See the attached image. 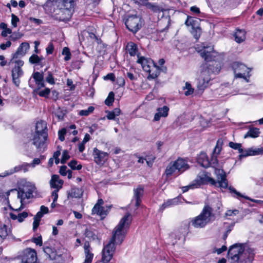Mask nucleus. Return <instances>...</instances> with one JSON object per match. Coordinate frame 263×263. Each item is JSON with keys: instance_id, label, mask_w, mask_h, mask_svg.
Returning <instances> with one entry per match:
<instances>
[{"instance_id": "nucleus-1", "label": "nucleus", "mask_w": 263, "mask_h": 263, "mask_svg": "<svg viewBox=\"0 0 263 263\" xmlns=\"http://www.w3.org/2000/svg\"><path fill=\"white\" fill-rule=\"evenodd\" d=\"M214 174L216 176V180L210 177L208 173L204 171L200 172L194 180L195 184L197 187H198L201 184L210 183L216 187H219L221 190L228 188V180L225 172L222 169L216 168Z\"/></svg>"}, {"instance_id": "nucleus-2", "label": "nucleus", "mask_w": 263, "mask_h": 263, "mask_svg": "<svg viewBox=\"0 0 263 263\" xmlns=\"http://www.w3.org/2000/svg\"><path fill=\"white\" fill-rule=\"evenodd\" d=\"M54 7L53 16L60 21L69 20L73 12L74 0H49Z\"/></svg>"}, {"instance_id": "nucleus-3", "label": "nucleus", "mask_w": 263, "mask_h": 263, "mask_svg": "<svg viewBox=\"0 0 263 263\" xmlns=\"http://www.w3.org/2000/svg\"><path fill=\"white\" fill-rule=\"evenodd\" d=\"M132 219L131 215L127 213L114 229L112 237L109 241L115 243L116 245H120L126 236Z\"/></svg>"}, {"instance_id": "nucleus-4", "label": "nucleus", "mask_w": 263, "mask_h": 263, "mask_svg": "<svg viewBox=\"0 0 263 263\" xmlns=\"http://www.w3.org/2000/svg\"><path fill=\"white\" fill-rule=\"evenodd\" d=\"M216 217L213 209L210 205L206 204L201 213L191 220V224L195 228H204L215 220Z\"/></svg>"}, {"instance_id": "nucleus-5", "label": "nucleus", "mask_w": 263, "mask_h": 263, "mask_svg": "<svg viewBox=\"0 0 263 263\" xmlns=\"http://www.w3.org/2000/svg\"><path fill=\"white\" fill-rule=\"evenodd\" d=\"M254 250L247 245L242 243H236L232 246L229 250L228 255L233 263H236L242 254H248Z\"/></svg>"}, {"instance_id": "nucleus-6", "label": "nucleus", "mask_w": 263, "mask_h": 263, "mask_svg": "<svg viewBox=\"0 0 263 263\" xmlns=\"http://www.w3.org/2000/svg\"><path fill=\"white\" fill-rule=\"evenodd\" d=\"M14 64V67L11 70L12 81L13 84L17 87L20 86L21 83V78L24 74V71L22 69V67L24 65L23 61H14L10 60L8 65Z\"/></svg>"}, {"instance_id": "nucleus-7", "label": "nucleus", "mask_w": 263, "mask_h": 263, "mask_svg": "<svg viewBox=\"0 0 263 263\" xmlns=\"http://www.w3.org/2000/svg\"><path fill=\"white\" fill-rule=\"evenodd\" d=\"M234 69L235 77L236 78H242L247 82H249L251 69L246 65L238 62H235L232 65Z\"/></svg>"}, {"instance_id": "nucleus-8", "label": "nucleus", "mask_w": 263, "mask_h": 263, "mask_svg": "<svg viewBox=\"0 0 263 263\" xmlns=\"http://www.w3.org/2000/svg\"><path fill=\"white\" fill-rule=\"evenodd\" d=\"M211 80L210 69L204 66L201 67V71L198 78L197 87L199 89L203 90L208 86Z\"/></svg>"}, {"instance_id": "nucleus-9", "label": "nucleus", "mask_w": 263, "mask_h": 263, "mask_svg": "<svg viewBox=\"0 0 263 263\" xmlns=\"http://www.w3.org/2000/svg\"><path fill=\"white\" fill-rule=\"evenodd\" d=\"M35 189L34 185L30 183H26L17 190V198L20 199L21 202H23L26 198L29 199L32 196V193Z\"/></svg>"}, {"instance_id": "nucleus-10", "label": "nucleus", "mask_w": 263, "mask_h": 263, "mask_svg": "<svg viewBox=\"0 0 263 263\" xmlns=\"http://www.w3.org/2000/svg\"><path fill=\"white\" fill-rule=\"evenodd\" d=\"M125 25L129 31L136 33L142 27V21L138 16H129L126 20Z\"/></svg>"}, {"instance_id": "nucleus-11", "label": "nucleus", "mask_w": 263, "mask_h": 263, "mask_svg": "<svg viewBox=\"0 0 263 263\" xmlns=\"http://www.w3.org/2000/svg\"><path fill=\"white\" fill-rule=\"evenodd\" d=\"M48 137V134L44 133L42 135L34 134L31 139L32 144L35 146L39 152H43L46 149V145L45 141Z\"/></svg>"}, {"instance_id": "nucleus-12", "label": "nucleus", "mask_w": 263, "mask_h": 263, "mask_svg": "<svg viewBox=\"0 0 263 263\" xmlns=\"http://www.w3.org/2000/svg\"><path fill=\"white\" fill-rule=\"evenodd\" d=\"M116 250L115 243L108 242L105 246L102 252L101 261L103 263H108L111 259Z\"/></svg>"}, {"instance_id": "nucleus-13", "label": "nucleus", "mask_w": 263, "mask_h": 263, "mask_svg": "<svg viewBox=\"0 0 263 263\" xmlns=\"http://www.w3.org/2000/svg\"><path fill=\"white\" fill-rule=\"evenodd\" d=\"M196 50L199 52L201 57L205 61H210L213 60V46L204 44L200 46L199 45L196 48Z\"/></svg>"}, {"instance_id": "nucleus-14", "label": "nucleus", "mask_w": 263, "mask_h": 263, "mask_svg": "<svg viewBox=\"0 0 263 263\" xmlns=\"http://www.w3.org/2000/svg\"><path fill=\"white\" fill-rule=\"evenodd\" d=\"M20 257L22 263H35L37 259L35 251L30 248L23 250Z\"/></svg>"}, {"instance_id": "nucleus-15", "label": "nucleus", "mask_w": 263, "mask_h": 263, "mask_svg": "<svg viewBox=\"0 0 263 263\" xmlns=\"http://www.w3.org/2000/svg\"><path fill=\"white\" fill-rule=\"evenodd\" d=\"M92 155L94 161L98 165L103 164L107 160L108 156L107 153L101 151L96 147L93 148Z\"/></svg>"}, {"instance_id": "nucleus-16", "label": "nucleus", "mask_w": 263, "mask_h": 263, "mask_svg": "<svg viewBox=\"0 0 263 263\" xmlns=\"http://www.w3.org/2000/svg\"><path fill=\"white\" fill-rule=\"evenodd\" d=\"M29 48V44L26 42L22 43L18 47L16 51L13 54L12 58L11 60L14 61H22L18 59L20 57L24 56Z\"/></svg>"}, {"instance_id": "nucleus-17", "label": "nucleus", "mask_w": 263, "mask_h": 263, "mask_svg": "<svg viewBox=\"0 0 263 263\" xmlns=\"http://www.w3.org/2000/svg\"><path fill=\"white\" fill-rule=\"evenodd\" d=\"M137 56L138 57L137 62L141 65L143 69L146 72L150 71V68L154 64L153 61L144 57H139V55H137Z\"/></svg>"}, {"instance_id": "nucleus-18", "label": "nucleus", "mask_w": 263, "mask_h": 263, "mask_svg": "<svg viewBox=\"0 0 263 263\" xmlns=\"http://www.w3.org/2000/svg\"><path fill=\"white\" fill-rule=\"evenodd\" d=\"M143 187L139 185L136 188L134 189V196L133 200H136V206L138 208L141 202V198L143 195Z\"/></svg>"}, {"instance_id": "nucleus-19", "label": "nucleus", "mask_w": 263, "mask_h": 263, "mask_svg": "<svg viewBox=\"0 0 263 263\" xmlns=\"http://www.w3.org/2000/svg\"><path fill=\"white\" fill-rule=\"evenodd\" d=\"M28 167H29V163H24L21 165H18L15 166L14 168H11L9 171H6L5 172L4 176L10 175L14 173L18 172L22 170H23L24 172H26L28 171Z\"/></svg>"}, {"instance_id": "nucleus-20", "label": "nucleus", "mask_w": 263, "mask_h": 263, "mask_svg": "<svg viewBox=\"0 0 263 263\" xmlns=\"http://www.w3.org/2000/svg\"><path fill=\"white\" fill-rule=\"evenodd\" d=\"M84 249L85 258L83 263H92L93 254L90 251V247L88 242L86 241L85 242Z\"/></svg>"}, {"instance_id": "nucleus-21", "label": "nucleus", "mask_w": 263, "mask_h": 263, "mask_svg": "<svg viewBox=\"0 0 263 263\" xmlns=\"http://www.w3.org/2000/svg\"><path fill=\"white\" fill-rule=\"evenodd\" d=\"M174 163L177 167V172L180 173L183 172L189 168L186 161L183 159H178Z\"/></svg>"}, {"instance_id": "nucleus-22", "label": "nucleus", "mask_w": 263, "mask_h": 263, "mask_svg": "<svg viewBox=\"0 0 263 263\" xmlns=\"http://www.w3.org/2000/svg\"><path fill=\"white\" fill-rule=\"evenodd\" d=\"M63 183V180L59 179L58 175H53L52 176L50 181L51 187L54 188L55 190H59L62 188Z\"/></svg>"}, {"instance_id": "nucleus-23", "label": "nucleus", "mask_w": 263, "mask_h": 263, "mask_svg": "<svg viewBox=\"0 0 263 263\" xmlns=\"http://www.w3.org/2000/svg\"><path fill=\"white\" fill-rule=\"evenodd\" d=\"M157 112L155 115L154 120V121H159L161 117H166L168 115V111L169 108L166 106H164L162 107H159L157 109Z\"/></svg>"}, {"instance_id": "nucleus-24", "label": "nucleus", "mask_w": 263, "mask_h": 263, "mask_svg": "<svg viewBox=\"0 0 263 263\" xmlns=\"http://www.w3.org/2000/svg\"><path fill=\"white\" fill-rule=\"evenodd\" d=\"M47 123L45 121L41 120L37 122L35 126V132L37 134L42 135L44 133H47Z\"/></svg>"}, {"instance_id": "nucleus-25", "label": "nucleus", "mask_w": 263, "mask_h": 263, "mask_svg": "<svg viewBox=\"0 0 263 263\" xmlns=\"http://www.w3.org/2000/svg\"><path fill=\"white\" fill-rule=\"evenodd\" d=\"M254 251L246 255V254H242L236 263H252L254 259Z\"/></svg>"}, {"instance_id": "nucleus-26", "label": "nucleus", "mask_w": 263, "mask_h": 263, "mask_svg": "<svg viewBox=\"0 0 263 263\" xmlns=\"http://www.w3.org/2000/svg\"><path fill=\"white\" fill-rule=\"evenodd\" d=\"M197 162L202 166L207 168L210 166V160L205 153H201L199 155Z\"/></svg>"}, {"instance_id": "nucleus-27", "label": "nucleus", "mask_w": 263, "mask_h": 263, "mask_svg": "<svg viewBox=\"0 0 263 263\" xmlns=\"http://www.w3.org/2000/svg\"><path fill=\"white\" fill-rule=\"evenodd\" d=\"M180 203V199L179 197L174 198L173 199H168L165 201L160 206V210L163 211L165 209L171 207L173 205H177Z\"/></svg>"}, {"instance_id": "nucleus-28", "label": "nucleus", "mask_w": 263, "mask_h": 263, "mask_svg": "<svg viewBox=\"0 0 263 263\" xmlns=\"http://www.w3.org/2000/svg\"><path fill=\"white\" fill-rule=\"evenodd\" d=\"M33 78L34 79L35 83L38 85L39 88L44 87V76L43 73L39 72H35L32 75Z\"/></svg>"}, {"instance_id": "nucleus-29", "label": "nucleus", "mask_w": 263, "mask_h": 263, "mask_svg": "<svg viewBox=\"0 0 263 263\" xmlns=\"http://www.w3.org/2000/svg\"><path fill=\"white\" fill-rule=\"evenodd\" d=\"M235 41L238 43L245 41L246 40V32L243 30L237 29L235 33Z\"/></svg>"}, {"instance_id": "nucleus-30", "label": "nucleus", "mask_w": 263, "mask_h": 263, "mask_svg": "<svg viewBox=\"0 0 263 263\" xmlns=\"http://www.w3.org/2000/svg\"><path fill=\"white\" fill-rule=\"evenodd\" d=\"M147 72L149 73V76L147 77L148 79H155L160 74L159 67L154 64V65L150 68V71H148Z\"/></svg>"}, {"instance_id": "nucleus-31", "label": "nucleus", "mask_w": 263, "mask_h": 263, "mask_svg": "<svg viewBox=\"0 0 263 263\" xmlns=\"http://www.w3.org/2000/svg\"><path fill=\"white\" fill-rule=\"evenodd\" d=\"M83 195L81 189L73 187L68 193V197L71 198H80Z\"/></svg>"}, {"instance_id": "nucleus-32", "label": "nucleus", "mask_w": 263, "mask_h": 263, "mask_svg": "<svg viewBox=\"0 0 263 263\" xmlns=\"http://www.w3.org/2000/svg\"><path fill=\"white\" fill-rule=\"evenodd\" d=\"M126 49L131 56H134L136 55L138 52L137 45L133 42H130L127 44Z\"/></svg>"}, {"instance_id": "nucleus-33", "label": "nucleus", "mask_w": 263, "mask_h": 263, "mask_svg": "<svg viewBox=\"0 0 263 263\" xmlns=\"http://www.w3.org/2000/svg\"><path fill=\"white\" fill-rule=\"evenodd\" d=\"M44 214L40 211L38 212L33 218V230L35 231L40 224L41 218L43 216Z\"/></svg>"}, {"instance_id": "nucleus-34", "label": "nucleus", "mask_w": 263, "mask_h": 263, "mask_svg": "<svg viewBox=\"0 0 263 263\" xmlns=\"http://www.w3.org/2000/svg\"><path fill=\"white\" fill-rule=\"evenodd\" d=\"M259 129L257 128H251L247 133L245 135L244 138H247L248 137L256 138L258 137L259 134Z\"/></svg>"}, {"instance_id": "nucleus-35", "label": "nucleus", "mask_w": 263, "mask_h": 263, "mask_svg": "<svg viewBox=\"0 0 263 263\" xmlns=\"http://www.w3.org/2000/svg\"><path fill=\"white\" fill-rule=\"evenodd\" d=\"M120 112L121 110L118 108L114 109L112 111H106V113L107 114L106 118L108 120H115V117L119 116Z\"/></svg>"}, {"instance_id": "nucleus-36", "label": "nucleus", "mask_w": 263, "mask_h": 263, "mask_svg": "<svg viewBox=\"0 0 263 263\" xmlns=\"http://www.w3.org/2000/svg\"><path fill=\"white\" fill-rule=\"evenodd\" d=\"M185 24L187 26H191L193 29L196 28V27H199L198 26V21L191 16H187Z\"/></svg>"}, {"instance_id": "nucleus-37", "label": "nucleus", "mask_w": 263, "mask_h": 263, "mask_svg": "<svg viewBox=\"0 0 263 263\" xmlns=\"http://www.w3.org/2000/svg\"><path fill=\"white\" fill-rule=\"evenodd\" d=\"M223 144V141L222 139H218L216 143V145L215 146L214 149L213 151L212 155L218 156L222 149V145Z\"/></svg>"}, {"instance_id": "nucleus-38", "label": "nucleus", "mask_w": 263, "mask_h": 263, "mask_svg": "<svg viewBox=\"0 0 263 263\" xmlns=\"http://www.w3.org/2000/svg\"><path fill=\"white\" fill-rule=\"evenodd\" d=\"M11 234V231L10 229H8L6 225L4 224L0 228V237L4 239Z\"/></svg>"}, {"instance_id": "nucleus-39", "label": "nucleus", "mask_w": 263, "mask_h": 263, "mask_svg": "<svg viewBox=\"0 0 263 263\" xmlns=\"http://www.w3.org/2000/svg\"><path fill=\"white\" fill-rule=\"evenodd\" d=\"M229 190L231 192H233L234 193H235V194H236L237 196H240V197H243V198H245V199H248V200H251V201H253L254 202H255V203H263V201H261V200H255V199H252L251 198H250L249 197H247V196H243L242 195H241L239 192H237L234 188H233V187H231V186H230L229 187Z\"/></svg>"}, {"instance_id": "nucleus-40", "label": "nucleus", "mask_w": 263, "mask_h": 263, "mask_svg": "<svg viewBox=\"0 0 263 263\" xmlns=\"http://www.w3.org/2000/svg\"><path fill=\"white\" fill-rule=\"evenodd\" d=\"M176 171H177V169L174 163H170L166 167L165 173L167 176H169L175 173Z\"/></svg>"}, {"instance_id": "nucleus-41", "label": "nucleus", "mask_w": 263, "mask_h": 263, "mask_svg": "<svg viewBox=\"0 0 263 263\" xmlns=\"http://www.w3.org/2000/svg\"><path fill=\"white\" fill-rule=\"evenodd\" d=\"M146 7L154 13H160L162 11V8L159 6L151 3H147Z\"/></svg>"}, {"instance_id": "nucleus-42", "label": "nucleus", "mask_w": 263, "mask_h": 263, "mask_svg": "<svg viewBox=\"0 0 263 263\" xmlns=\"http://www.w3.org/2000/svg\"><path fill=\"white\" fill-rule=\"evenodd\" d=\"M92 214H97V215L101 216H104L107 214L106 212L104 210V208L102 206L97 208L96 210H94V208H93L92 209Z\"/></svg>"}, {"instance_id": "nucleus-43", "label": "nucleus", "mask_w": 263, "mask_h": 263, "mask_svg": "<svg viewBox=\"0 0 263 263\" xmlns=\"http://www.w3.org/2000/svg\"><path fill=\"white\" fill-rule=\"evenodd\" d=\"M45 159V156L44 155H41L39 158H34L31 163H29V166L34 168L36 165H39L41 163V161Z\"/></svg>"}, {"instance_id": "nucleus-44", "label": "nucleus", "mask_w": 263, "mask_h": 263, "mask_svg": "<svg viewBox=\"0 0 263 263\" xmlns=\"http://www.w3.org/2000/svg\"><path fill=\"white\" fill-rule=\"evenodd\" d=\"M249 152L251 156H256L263 154V147L260 148H250Z\"/></svg>"}, {"instance_id": "nucleus-45", "label": "nucleus", "mask_w": 263, "mask_h": 263, "mask_svg": "<svg viewBox=\"0 0 263 263\" xmlns=\"http://www.w3.org/2000/svg\"><path fill=\"white\" fill-rule=\"evenodd\" d=\"M217 157L218 156L212 155L211 160H210V166L214 167L215 170L218 168V167L219 166Z\"/></svg>"}, {"instance_id": "nucleus-46", "label": "nucleus", "mask_w": 263, "mask_h": 263, "mask_svg": "<svg viewBox=\"0 0 263 263\" xmlns=\"http://www.w3.org/2000/svg\"><path fill=\"white\" fill-rule=\"evenodd\" d=\"M85 235L86 237L92 240L98 239V237L95 233L87 229L85 231Z\"/></svg>"}, {"instance_id": "nucleus-47", "label": "nucleus", "mask_w": 263, "mask_h": 263, "mask_svg": "<svg viewBox=\"0 0 263 263\" xmlns=\"http://www.w3.org/2000/svg\"><path fill=\"white\" fill-rule=\"evenodd\" d=\"M43 59L42 58H40L36 54H32L29 59V61L31 64H39Z\"/></svg>"}, {"instance_id": "nucleus-48", "label": "nucleus", "mask_w": 263, "mask_h": 263, "mask_svg": "<svg viewBox=\"0 0 263 263\" xmlns=\"http://www.w3.org/2000/svg\"><path fill=\"white\" fill-rule=\"evenodd\" d=\"M114 101V93L112 91L109 93L107 98L105 100V103L107 106H110L112 105Z\"/></svg>"}, {"instance_id": "nucleus-49", "label": "nucleus", "mask_w": 263, "mask_h": 263, "mask_svg": "<svg viewBox=\"0 0 263 263\" xmlns=\"http://www.w3.org/2000/svg\"><path fill=\"white\" fill-rule=\"evenodd\" d=\"M94 107L89 106L87 109L81 110L79 112V115L82 116H88L90 113L92 112L94 110Z\"/></svg>"}, {"instance_id": "nucleus-50", "label": "nucleus", "mask_w": 263, "mask_h": 263, "mask_svg": "<svg viewBox=\"0 0 263 263\" xmlns=\"http://www.w3.org/2000/svg\"><path fill=\"white\" fill-rule=\"evenodd\" d=\"M184 89H186V91L184 92V94L185 96H189L191 94H192L194 92V89L192 87L191 85L188 82H186L185 83V87H184Z\"/></svg>"}, {"instance_id": "nucleus-51", "label": "nucleus", "mask_w": 263, "mask_h": 263, "mask_svg": "<svg viewBox=\"0 0 263 263\" xmlns=\"http://www.w3.org/2000/svg\"><path fill=\"white\" fill-rule=\"evenodd\" d=\"M62 54L65 55L64 60L67 61L71 58V53L68 47H64L62 50Z\"/></svg>"}, {"instance_id": "nucleus-52", "label": "nucleus", "mask_w": 263, "mask_h": 263, "mask_svg": "<svg viewBox=\"0 0 263 263\" xmlns=\"http://www.w3.org/2000/svg\"><path fill=\"white\" fill-rule=\"evenodd\" d=\"M77 163L76 160H72L68 163V165L72 170H80L82 168V166L80 164L77 165Z\"/></svg>"}, {"instance_id": "nucleus-53", "label": "nucleus", "mask_w": 263, "mask_h": 263, "mask_svg": "<svg viewBox=\"0 0 263 263\" xmlns=\"http://www.w3.org/2000/svg\"><path fill=\"white\" fill-rule=\"evenodd\" d=\"M229 145L230 147L234 149H238L239 152H241L242 151L241 144L240 143L230 142L229 143Z\"/></svg>"}, {"instance_id": "nucleus-54", "label": "nucleus", "mask_w": 263, "mask_h": 263, "mask_svg": "<svg viewBox=\"0 0 263 263\" xmlns=\"http://www.w3.org/2000/svg\"><path fill=\"white\" fill-rule=\"evenodd\" d=\"M70 156L68 154V151L66 150L64 151L62 153L61 163L62 164L65 163L67 160H68Z\"/></svg>"}, {"instance_id": "nucleus-55", "label": "nucleus", "mask_w": 263, "mask_h": 263, "mask_svg": "<svg viewBox=\"0 0 263 263\" xmlns=\"http://www.w3.org/2000/svg\"><path fill=\"white\" fill-rule=\"evenodd\" d=\"M239 213V211L238 210L235 209L233 210H228L225 213V217L228 216H236Z\"/></svg>"}, {"instance_id": "nucleus-56", "label": "nucleus", "mask_w": 263, "mask_h": 263, "mask_svg": "<svg viewBox=\"0 0 263 263\" xmlns=\"http://www.w3.org/2000/svg\"><path fill=\"white\" fill-rule=\"evenodd\" d=\"M193 31L192 32L194 36L196 39H198L201 34V28L200 27H196L194 29H193Z\"/></svg>"}, {"instance_id": "nucleus-57", "label": "nucleus", "mask_w": 263, "mask_h": 263, "mask_svg": "<svg viewBox=\"0 0 263 263\" xmlns=\"http://www.w3.org/2000/svg\"><path fill=\"white\" fill-rule=\"evenodd\" d=\"M11 24L14 27H17V23L19 22V18L14 14H11Z\"/></svg>"}, {"instance_id": "nucleus-58", "label": "nucleus", "mask_w": 263, "mask_h": 263, "mask_svg": "<svg viewBox=\"0 0 263 263\" xmlns=\"http://www.w3.org/2000/svg\"><path fill=\"white\" fill-rule=\"evenodd\" d=\"M66 133V130L65 128H62L58 132L59 138L61 141H63L65 139L64 135Z\"/></svg>"}, {"instance_id": "nucleus-59", "label": "nucleus", "mask_w": 263, "mask_h": 263, "mask_svg": "<svg viewBox=\"0 0 263 263\" xmlns=\"http://www.w3.org/2000/svg\"><path fill=\"white\" fill-rule=\"evenodd\" d=\"M195 188H197L196 184H195V183L194 182V181H193V182L190 184V185H187V186H183L182 187V191L183 192H187L190 189H195Z\"/></svg>"}, {"instance_id": "nucleus-60", "label": "nucleus", "mask_w": 263, "mask_h": 263, "mask_svg": "<svg viewBox=\"0 0 263 263\" xmlns=\"http://www.w3.org/2000/svg\"><path fill=\"white\" fill-rule=\"evenodd\" d=\"M28 214L26 212H23L18 215V221L22 222L24 219L28 216Z\"/></svg>"}, {"instance_id": "nucleus-61", "label": "nucleus", "mask_w": 263, "mask_h": 263, "mask_svg": "<svg viewBox=\"0 0 263 263\" xmlns=\"http://www.w3.org/2000/svg\"><path fill=\"white\" fill-rule=\"evenodd\" d=\"M239 153L240 154L239 156L240 158L242 157H246L249 156H251V153L249 152V148L246 150H243L242 148V151Z\"/></svg>"}, {"instance_id": "nucleus-62", "label": "nucleus", "mask_w": 263, "mask_h": 263, "mask_svg": "<svg viewBox=\"0 0 263 263\" xmlns=\"http://www.w3.org/2000/svg\"><path fill=\"white\" fill-rule=\"evenodd\" d=\"M50 89L49 88H45L44 90H41L39 92L38 94L41 97H47L50 93Z\"/></svg>"}, {"instance_id": "nucleus-63", "label": "nucleus", "mask_w": 263, "mask_h": 263, "mask_svg": "<svg viewBox=\"0 0 263 263\" xmlns=\"http://www.w3.org/2000/svg\"><path fill=\"white\" fill-rule=\"evenodd\" d=\"M54 49V47L53 43L52 42H50L47 48H46V52L47 54H52L53 53Z\"/></svg>"}, {"instance_id": "nucleus-64", "label": "nucleus", "mask_w": 263, "mask_h": 263, "mask_svg": "<svg viewBox=\"0 0 263 263\" xmlns=\"http://www.w3.org/2000/svg\"><path fill=\"white\" fill-rule=\"evenodd\" d=\"M46 81L51 84H54L53 77L50 72H48V76L46 78Z\"/></svg>"}]
</instances>
